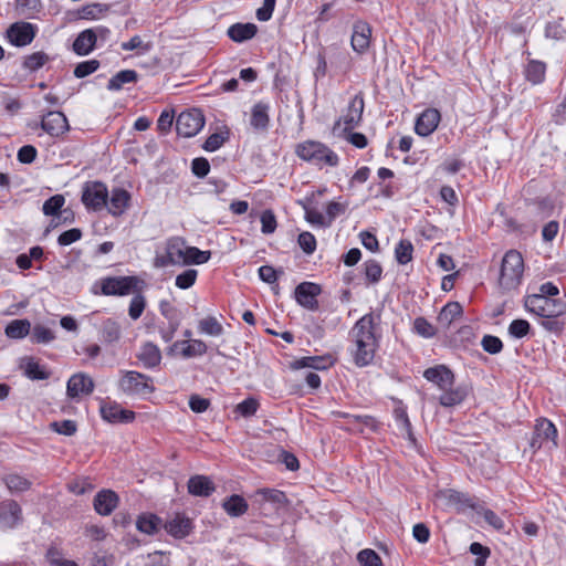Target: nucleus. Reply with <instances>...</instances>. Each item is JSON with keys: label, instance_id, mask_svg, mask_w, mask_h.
<instances>
[{"label": "nucleus", "instance_id": "c85d7f7f", "mask_svg": "<svg viewBox=\"0 0 566 566\" xmlns=\"http://www.w3.org/2000/svg\"><path fill=\"white\" fill-rule=\"evenodd\" d=\"M258 32L253 23H235L228 29V36L238 43L252 39Z\"/></svg>", "mask_w": 566, "mask_h": 566}, {"label": "nucleus", "instance_id": "79ce46f5", "mask_svg": "<svg viewBox=\"0 0 566 566\" xmlns=\"http://www.w3.org/2000/svg\"><path fill=\"white\" fill-rule=\"evenodd\" d=\"M198 328L200 333L210 336H220L223 334L221 323L213 316H208L199 321Z\"/></svg>", "mask_w": 566, "mask_h": 566}, {"label": "nucleus", "instance_id": "338daca9", "mask_svg": "<svg viewBox=\"0 0 566 566\" xmlns=\"http://www.w3.org/2000/svg\"><path fill=\"white\" fill-rule=\"evenodd\" d=\"M191 170L195 176L203 178L208 175L210 170V164L203 157L195 158L191 163Z\"/></svg>", "mask_w": 566, "mask_h": 566}, {"label": "nucleus", "instance_id": "1a4fd4ad", "mask_svg": "<svg viewBox=\"0 0 566 566\" xmlns=\"http://www.w3.org/2000/svg\"><path fill=\"white\" fill-rule=\"evenodd\" d=\"M364 97L363 95L356 94L349 102L346 114L343 118L338 119L334 125V130L340 127L342 122L344 123V130H352L359 125L364 112Z\"/></svg>", "mask_w": 566, "mask_h": 566}, {"label": "nucleus", "instance_id": "39448f33", "mask_svg": "<svg viewBox=\"0 0 566 566\" xmlns=\"http://www.w3.org/2000/svg\"><path fill=\"white\" fill-rule=\"evenodd\" d=\"M296 154L301 159L316 165L324 163L333 167L338 164V156L318 142L307 140L300 144L296 148Z\"/></svg>", "mask_w": 566, "mask_h": 566}, {"label": "nucleus", "instance_id": "a18cd8bd", "mask_svg": "<svg viewBox=\"0 0 566 566\" xmlns=\"http://www.w3.org/2000/svg\"><path fill=\"white\" fill-rule=\"evenodd\" d=\"M256 494L265 502L274 503L279 506L286 504L287 499L284 492L274 489H260Z\"/></svg>", "mask_w": 566, "mask_h": 566}, {"label": "nucleus", "instance_id": "72a5a7b5", "mask_svg": "<svg viewBox=\"0 0 566 566\" xmlns=\"http://www.w3.org/2000/svg\"><path fill=\"white\" fill-rule=\"evenodd\" d=\"M546 74V64L538 60H530L525 66V78L532 84H541Z\"/></svg>", "mask_w": 566, "mask_h": 566}, {"label": "nucleus", "instance_id": "bb28decb", "mask_svg": "<svg viewBox=\"0 0 566 566\" xmlns=\"http://www.w3.org/2000/svg\"><path fill=\"white\" fill-rule=\"evenodd\" d=\"M186 241L180 237L170 238L166 243V252L172 265H182L185 262Z\"/></svg>", "mask_w": 566, "mask_h": 566}, {"label": "nucleus", "instance_id": "603ef678", "mask_svg": "<svg viewBox=\"0 0 566 566\" xmlns=\"http://www.w3.org/2000/svg\"><path fill=\"white\" fill-rule=\"evenodd\" d=\"M197 276V270L188 269L176 276L175 284L178 289L187 290L196 283Z\"/></svg>", "mask_w": 566, "mask_h": 566}, {"label": "nucleus", "instance_id": "f257e3e1", "mask_svg": "<svg viewBox=\"0 0 566 566\" xmlns=\"http://www.w3.org/2000/svg\"><path fill=\"white\" fill-rule=\"evenodd\" d=\"M380 324V314L370 312L359 318L350 331L354 344L353 357L357 366L369 365L379 347L380 334L377 332Z\"/></svg>", "mask_w": 566, "mask_h": 566}, {"label": "nucleus", "instance_id": "0eeeda50", "mask_svg": "<svg viewBox=\"0 0 566 566\" xmlns=\"http://www.w3.org/2000/svg\"><path fill=\"white\" fill-rule=\"evenodd\" d=\"M82 202L87 210L101 211L107 206L108 190L101 181H87L83 186Z\"/></svg>", "mask_w": 566, "mask_h": 566}, {"label": "nucleus", "instance_id": "774afa93", "mask_svg": "<svg viewBox=\"0 0 566 566\" xmlns=\"http://www.w3.org/2000/svg\"><path fill=\"white\" fill-rule=\"evenodd\" d=\"M82 238V231L77 228H73L64 231L60 234L57 242L60 245H70Z\"/></svg>", "mask_w": 566, "mask_h": 566}, {"label": "nucleus", "instance_id": "f704fd0d", "mask_svg": "<svg viewBox=\"0 0 566 566\" xmlns=\"http://www.w3.org/2000/svg\"><path fill=\"white\" fill-rule=\"evenodd\" d=\"M31 333V323L23 319H13L11 321L4 329V334L7 337L12 339H21Z\"/></svg>", "mask_w": 566, "mask_h": 566}, {"label": "nucleus", "instance_id": "de8ad7c7", "mask_svg": "<svg viewBox=\"0 0 566 566\" xmlns=\"http://www.w3.org/2000/svg\"><path fill=\"white\" fill-rule=\"evenodd\" d=\"M4 483L11 492H23L30 489L31 482L18 474H9L4 478Z\"/></svg>", "mask_w": 566, "mask_h": 566}, {"label": "nucleus", "instance_id": "393cba45", "mask_svg": "<svg viewBox=\"0 0 566 566\" xmlns=\"http://www.w3.org/2000/svg\"><path fill=\"white\" fill-rule=\"evenodd\" d=\"M96 41L97 33L94 30H84L74 40L73 50L78 55H87L93 51Z\"/></svg>", "mask_w": 566, "mask_h": 566}, {"label": "nucleus", "instance_id": "8fccbe9b", "mask_svg": "<svg viewBox=\"0 0 566 566\" xmlns=\"http://www.w3.org/2000/svg\"><path fill=\"white\" fill-rule=\"evenodd\" d=\"M412 244L407 240H401L395 249V255L398 263L407 264L410 262L412 260Z\"/></svg>", "mask_w": 566, "mask_h": 566}, {"label": "nucleus", "instance_id": "412c9836", "mask_svg": "<svg viewBox=\"0 0 566 566\" xmlns=\"http://www.w3.org/2000/svg\"><path fill=\"white\" fill-rule=\"evenodd\" d=\"M129 201L130 195L128 191L122 188H115L112 190L109 201L107 200L105 208H107L113 217H120L128 208Z\"/></svg>", "mask_w": 566, "mask_h": 566}, {"label": "nucleus", "instance_id": "f3484780", "mask_svg": "<svg viewBox=\"0 0 566 566\" xmlns=\"http://www.w3.org/2000/svg\"><path fill=\"white\" fill-rule=\"evenodd\" d=\"M423 377L428 381L436 384L441 390H446L454 382L453 373L444 365L427 368L423 371Z\"/></svg>", "mask_w": 566, "mask_h": 566}, {"label": "nucleus", "instance_id": "f03ea898", "mask_svg": "<svg viewBox=\"0 0 566 566\" xmlns=\"http://www.w3.org/2000/svg\"><path fill=\"white\" fill-rule=\"evenodd\" d=\"M524 260L522 254L516 250L507 251L501 263L497 285L502 292L507 293L516 290L523 277Z\"/></svg>", "mask_w": 566, "mask_h": 566}, {"label": "nucleus", "instance_id": "e433bc0d", "mask_svg": "<svg viewBox=\"0 0 566 566\" xmlns=\"http://www.w3.org/2000/svg\"><path fill=\"white\" fill-rule=\"evenodd\" d=\"M467 395L468 392L464 387L447 388L439 397V402L443 407H454L460 405L465 399Z\"/></svg>", "mask_w": 566, "mask_h": 566}, {"label": "nucleus", "instance_id": "4be33fe9", "mask_svg": "<svg viewBox=\"0 0 566 566\" xmlns=\"http://www.w3.org/2000/svg\"><path fill=\"white\" fill-rule=\"evenodd\" d=\"M94 509L99 515H109L118 504V495L112 490H102L94 497Z\"/></svg>", "mask_w": 566, "mask_h": 566}, {"label": "nucleus", "instance_id": "052dcab7", "mask_svg": "<svg viewBox=\"0 0 566 566\" xmlns=\"http://www.w3.org/2000/svg\"><path fill=\"white\" fill-rule=\"evenodd\" d=\"M305 210V219L313 226L317 227H328L329 222H327L326 217H324L317 209L310 208L304 206Z\"/></svg>", "mask_w": 566, "mask_h": 566}, {"label": "nucleus", "instance_id": "4c0bfd02", "mask_svg": "<svg viewBox=\"0 0 566 566\" xmlns=\"http://www.w3.org/2000/svg\"><path fill=\"white\" fill-rule=\"evenodd\" d=\"M55 339V333L51 328L35 324L31 329L30 340L33 344H49Z\"/></svg>", "mask_w": 566, "mask_h": 566}, {"label": "nucleus", "instance_id": "6e6d98bb", "mask_svg": "<svg viewBox=\"0 0 566 566\" xmlns=\"http://www.w3.org/2000/svg\"><path fill=\"white\" fill-rule=\"evenodd\" d=\"M297 243L300 248L303 250V252L306 254H312L316 250V239L308 231H304L298 234Z\"/></svg>", "mask_w": 566, "mask_h": 566}, {"label": "nucleus", "instance_id": "58836bf2", "mask_svg": "<svg viewBox=\"0 0 566 566\" xmlns=\"http://www.w3.org/2000/svg\"><path fill=\"white\" fill-rule=\"evenodd\" d=\"M364 427L369 428L371 430H376L377 422L375 418L371 416H355L352 415L348 419L347 430L363 432Z\"/></svg>", "mask_w": 566, "mask_h": 566}, {"label": "nucleus", "instance_id": "aec40b11", "mask_svg": "<svg viewBox=\"0 0 566 566\" xmlns=\"http://www.w3.org/2000/svg\"><path fill=\"white\" fill-rule=\"evenodd\" d=\"M187 489L193 496L208 497L216 491V484L209 476L196 474L188 480Z\"/></svg>", "mask_w": 566, "mask_h": 566}, {"label": "nucleus", "instance_id": "49530a36", "mask_svg": "<svg viewBox=\"0 0 566 566\" xmlns=\"http://www.w3.org/2000/svg\"><path fill=\"white\" fill-rule=\"evenodd\" d=\"M24 374L32 380L48 379L50 374L43 369L40 364L33 359H29L24 366Z\"/></svg>", "mask_w": 566, "mask_h": 566}, {"label": "nucleus", "instance_id": "37998d69", "mask_svg": "<svg viewBox=\"0 0 566 566\" xmlns=\"http://www.w3.org/2000/svg\"><path fill=\"white\" fill-rule=\"evenodd\" d=\"M50 60L49 55L42 51L27 55L23 60V67L30 72L41 69Z\"/></svg>", "mask_w": 566, "mask_h": 566}, {"label": "nucleus", "instance_id": "0e129e2a", "mask_svg": "<svg viewBox=\"0 0 566 566\" xmlns=\"http://www.w3.org/2000/svg\"><path fill=\"white\" fill-rule=\"evenodd\" d=\"M261 231L264 234H271L276 229V218L271 210H265L261 214Z\"/></svg>", "mask_w": 566, "mask_h": 566}, {"label": "nucleus", "instance_id": "a878e982", "mask_svg": "<svg viewBox=\"0 0 566 566\" xmlns=\"http://www.w3.org/2000/svg\"><path fill=\"white\" fill-rule=\"evenodd\" d=\"M165 528L174 537L184 538L191 531V521L185 515L177 514L167 521Z\"/></svg>", "mask_w": 566, "mask_h": 566}, {"label": "nucleus", "instance_id": "6ab92c4d", "mask_svg": "<svg viewBox=\"0 0 566 566\" xmlns=\"http://www.w3.org/2000/svg\"><path fill=\"white\" fill-rule=\"evenodd\" d=\"M371 28L365 21H357L353 27L352 48L358 53L365 52L369 48Z\"/></svg>", "mask_w": 566, "mask_h": 566}, {"label": "nucleus", "instance_id": "a211bd4d", "mask_svg": "<svg viewBox=\"0 0 566 566\" xmlns=\"http://www.w3.org/2000/svg\"><path fill=\"white\" fill-rule=\"evenodd\" d=\"M440 119L441 116L438 109L428 108L423 111L418 117L415 125V130L420 136H429L437 129Z\"/></svg>", "mask_w": 566, "mask_h": 566}, {"label": "nucleus", "instance_id": "20e7f679", "mask_svg": "<svg viewBox=\"0 0 566 566\" xmlns=\"http://www.w3.org/2000/svg\"><path fill=\"white\" fill-rule=\"evenodd\" d=\"M118 389L129 397H145L154 391L151 378L135 371H122V377L118 380Z\"/></svg>", "mask_w": 566, "mask_h": 566}, {"label": "nucleus", "instance_id": "dca6fc26", "mask_svg": "<svg viewBox=\"0 0 566 566\" xmlns=\"http://www.w3.org/2000/svg\"><path fill=\"white\" fill-rule=\"evenodd\" d=\"M22 520V511L20 505L12 500L0 503V527L12 528Z\"/></svg>", "mask_w": 566, "mask_h": 566}, {"label": "nucleus", "instance_id": "f8f14e48", "mask_svg": "<svg viewBox=\"0 0 566 566\" xmlns=\"http://www.w3.org/2000/svg\"><path fill=\"white\" fill-rule=\"evenodd\" d=\"M102 418L109 423H129L135 419V412L122 408L115 401H102L99 406Z\"/></svg>", "mask_w": 566, "mask_h": 566}, {"label": "nucleus", "instance_id": "bf43d9fd", "mask_svg": "<svg viewBox=\"0 0 566 566\" xmlns=\"http://www.w3.org/2000/svg\"><path fill=\"white\" fill-rule=\"evenodd\" d=\"M50 426L53 431L69 437L73 436L77 430L76 422L73 420L54 421Z\"/></svg>", "mask_w": 566, "mask_h": 566}, {"label": "nucleus", "instance_id": "c03bdc74", "mask_svg": "<svg viewBox=\"0 0 566 566\" xmlns=\"http://www.w3.org/2000/svg\"><path fill=\"white\" fill-rule=\"evenodd\" d=\"M158 525L159 518L153 514H144L136 522L137 530L148 535L155 534L158 531Z\"/></svg>", "mask_w": 566, "mask_h": 566}, {"label": "nucleus", "instance_id": "9d476101", "mask_svg": "<svg viewBox=\"0 0 566 566\" xmlns=\"http://www.w3.org/2000/svg\"><path fill=\"white\" fill-rule=\"evenodd\" d=\"M36 34V28L30 22H14L7 30V38L15 46L30 44Z\"/></svg>", "mask_w": 566, "mask_h": 566}, {"label": "nucleus", "instance_id": "7ed1b4c3", "mask_svg": "<svg viewBox=\"0 0 566 566\" xmlns=\"http://www.w3.org/2000/svg\"><path fill=\"white\" fill-rule=\"evenodd\" d=\"M525 307L531 313L543 318H557L566 313V303L562 300L546 297L545 295H528Z\"/></svg>", "mask_w": 566, "mask_h": 566}, {"label": "nucleus", "instance_id": "c756f323", "mask_svg": "<svg viewBox=\"0 0 566 566\" xmlns=\"http://www.w3.org/2000/svg\"><path fill=\"white\" fill-rule=\"evenodd\" d=\"M463 308L459 302L447 303L438 315V323L442 328H449L454 319L462 315Z\"/></svg>", "mask_w": 566, "mask_h": 566}, {"label": "nucleus", "instance_id": "ea45409f", "mask_svg": "<svg viewBox=\"0 0 566 566\" xmlns=\"http://www.w3.org/2000/svg\"><path fill=\"white\" fill-rule=\"evenodd\" d=\"M210 256V251H201L196 247L187 245V249L185 250V262L182 265L203 264L209 261Z\"/></svg>", "mask_w": 566, "mask_h": 566}, {"label": "nucleus", "instance_id": "6e6552de", "mask_svg": "<svg viewBox=\"0 0 566 566\" xmlns=\"http://www.w3.org/2000/svg\"><path fill=\"white\" fill-rule=\"evenodd\" d=\"M205 125V117L202 113L192 108L179 114L176 120V130L179 136L192 137L197 135Z\"/></svg>", "mask_w": 566, "mask_h": 566}, {"label": "nucleus", "instance_id": "7c9ffc66", "mask_svg": "<svg viewBox=\"0 0 566 566\" xmlns=\"http://www.w3.org/2000/svg\"><path fill=\"white\" fill-rule=\"evenodd\" d=\"M138 359L146 368H154L160 364L161 354L159 348L153 343H146L142 346Z\"/></svg>", "mask_w": 566, "mask_h": 566}, {"label": "nucleus", "instance_id": "e2e57ef3", "mask_svg": "<svg viewBox=\"0 0 566 566\" xmlns=\"http://www.w3.org/2000/svg\"><path fill=\"white\" fill-rule=\"evenodd\" d=\"M470 552L476 555L474 566H485L486 558L490 556V549L480 543H472L470 545Z\"/></svg>", "mask_w": 566, "mask_h": 566}, {"label": "nucleus", "instance_id": "c9c22d12", "mask_svg": "<svg viewBox=\"0 0 566 566\" xmlns=\"http://www.w3.org/2000/svg\"><path fill=\"white\" fill-rule=\"evenodd\" d=\"M138 80V74L134 70H123L116 73L107 84L109 91H119L125 84L135 83Z\"/></svg>", "mask_w": 566, "mask_h": 566}, {"label": "nucleus", "instance_id": "9b49d317", "mask_svg": "<svg viewBox=\"0 0 566 566\" xmlns=\"http://www.w3.org/2000/svg\"><path fill=\"white\" fill-rule=\"evenodd\" d=\"M322 293V287L317 283L302 282L295 289L296 302L306 310L316 311L318 308L317 296Z\"/></svg>", "mask_w": 566, "mask_h": 566}, {"label": "nucleus", "instance_id": "4468645a", "mask_svg": "<svg viewBox=\"0 0 566 566\" xmlns=\"http://www.w3.org/2000/svg\"><path fill=\"white\" fill-rule=\"evenodd\" d=\"M94 390L93 379L84 373L74 374L67 381L66 395L71 399L87 396Z\"/></svg>", "mask_w": 566, "mask_h": 566}, {"label": "nucleus", "instance_id": "ddd939ff", "mask_svg": "<svg viewBox=\"0 0 566 566\" xmlns=\"http://www.w3.org/2000/svg\"><path fill=\"white\" fill-rule=\"evenodd\" d=\"M557 430L554 423L547 419H541L537 421L534 434L531 440V447L539 449L545 442H552L554 447L556 443Z\"/></svg>", "mask_w": 566, "mask_h": 566}, {"label": "nucleus", "instance_id": "5fc2aeb1", "mask_svg": "<svg viewBox=\"0 0 566 566\" xmlns=\"http://www.w3.org/2000/svg\"><path fill=\"white\" fill-rule=\"evenodd\" d=\"M531 329V325L525 319H514L509 326V333L515 338L525 337Z\"/></svg>", "mask_w": 566, "mask_h": 566}, {"label": "nucleus", "instance_id": "473e14b6", "mask_svg": "<svg viewBox=\"0 0 566 566\" xmlns=\"http://www.w3.org/2000/svg\"><path fill=\"white\" fill-rule=\"evenodd\" d=\"M222 507L231 517H239L247 513L249 505L241 495L233 494L223 501Z\"/></svg>", "mask_w": 566, "mask_h": 566}, {"label": "nucleus", "instance_id": "864d4df0", "mask_svg": "<svg viewBox=\"0 0 566 566\" xmlns=\"http://www.w3.org/2000/svg\"><path fill=\"white\" fill-rule=\"evenodd\" d=\"M357 560L364 566H382L380 556L370 548H365L357 554Z\"/></svg>", "mask_w": 566, "mask_h": 566}, {"label": "nucleus", "instance_id": "b1692460", "mask_svg": "<svg viewBox=\"0 0 566 566\" xmlns=\"http://www.w3.org/2000/svg\"><path fill=\"white\" fill-rule=\"evenodd\" d=\"M334 364L332 356H307L296 359L292 363L294 369L313 368L316 370H325Z\"/></svg>", "mask_w": 566, "mask_h": 566}, {"label": "nucleus", "instance_id": "2eb2a0df", "mask_svg": "<svg viewBox=\"0 0 566 566\" xmlns=\"http://www.w3.org/2000/svg\"><path fill=\"white\" fill-rule=\"evenodd\" d=\"M42 129L52 137H59L69 130V123L62 112H49L41 122Z\"/></svg>", "mask_w": 566, "mask_h": 566}, {"label": "nucleus", "instance_id": "4d7b16f0", "mask_svg": "<svg viewBox=\"0 0 566 566\" xmlns=\"http://www.w3.org/2000/svg\"><path fill=\"white\" fill-rule=\"evenodd\" d=\"M259 408V402L256 399L250 397L244 399L242 402L238 403L235 407V411L240 413L242 417L248 418L255 415Z\"/></svg>", "mask_w": 566, "mask_h": 566}, {"label": "nucleus", "instance_id": "cd10ccee", "mask_svg": "<svg viewBox=\"0 0 566 566\" xmlns=\"http://www.w3.org/2000/svg\"><path fill=\"white\" fill-rule=\"evenodd\" d=\"M440 497L446 501L448 506L453 507L457 511H461L465 507H474L472 500L467 494L454 490L442 491L440 493Z\"/></svg>", "mask_w": 566, "mask_h": 566}, {"label": "nucleus", "instance_id": "5701e85b", "mask_svg": "<svg viewBox=\"0 0 566 566\" xmlns=\"http://www.w3.org/2000/svg\"><path fill=\"white\" fill-rule=\"evenodd\" d=\"M270 105L259 102L251 109L250 125L254 130L266 132L270 125Z\"/></svg>", "mask_w": 566, "mask_h": 566}, {"label": "nucleus", "instance_id": "69168bd1", "mask_svg": "<svg viewBox=\"0 0 566 566\" xmlns=\"http://www.w3.org/2000/svg\"><path fill=\"white\" fill-rule=\"evenodd\" d=\"M481 344L483 349L489 354H497L503 348L502 340L499 337L492 335H485L482 338Z\"/></svg>", "mask_w": 566, "mask_h": 566}, {"label": "nucleus", "instance_id": "2f4dec72", "mask_svg": "<svg viewBox=\"0 0 566 566\" xmlns=\"http://www.w3.org/2000/svg\"><path fill=\"white\" fill-rule=\"evenodd\" d=\"M172 347H181V355L185 358L202 356L207 353V345L201 339H191L189 342H176Z\"/></svg>", "mask_w": 566, "mask_h": 566}, {"label": "nucleus", "instance_id": "13d9d810", "mask_svg": "<svg viewBox=\"0 0 566 566\" xmlns=\"http://www.w3.org/2000/svg\"><path fill=\"white\" fill-rule=\"evenodd\" d=\"M99 66V62L97 60H90L81 62L74 69V76L77 78H83L92 73H94Z\"/></svg>", "mask_w": 566, "mask_h": 566}, {"label": "nucleus", "instance_id": "3c124183", "mask_svg": "<svg viewBox=\"0 0 566 566\" xmlns=\"http://www.w3.org/2000/svg\"><path fill=\"white\" fill-rule=\"evenodd\" d=\"M65 203L62 195H55L45 200L42 210L45 216H56Z\"/></svg>", "mask_w": 566, "mask_h": 566}, {"label": "nucleus", "instance_id": "09e8293b", "mask_svg": "<svg viewBox=\"0 0 566 566\" xmlns=\"http://www.w3.org/2000/svg\"><path fill=\"white\" fill-rule=\"evenodd\" d=\"M133 294H134V296L130 300L128 315L132 319L136 321L142 316V314L146 307V300H145V296L142 295L140 291L135 292Z\"/></svg>", "mask_w": 566, "mask_h": 566}, {"label": "nucleus", "instance_id": "a19ab883", "mask_svg": "<svg viewBox=\"0 0 566 566\" xmlns=\"http://www.w3.org/2000/svg\"><path fill=\"white\" fill-rule=\"evenodd\" d=\"M102 339L105 343H115L122 336L120 326L113 319H106L102 325Z\"/></svg>", "mask_w": 566, "mask_h": 566}, {"label": "nucleus", "instance_id": "423d86ee", "mask_svg": "<svg viewBox=\"0 0 566 566\" xmlns=\"http://www.w3.org/2000/svg\"><path fill=\"white\" fill-rule=\"evenodd\" d=\"M145 282L138 276H109L101 282V291L104 295L124 296L142 291Z\"/></svg>", "mask_w": 566, "mask_h": 566}, {"label": "nucleus", "instance_id": "680f3d73", "mask_svg": "<svg viewBox=\"0 0 566 566\" xmlns=\"http://www.w3.org/2000/svg\"><path fill=\"white\" fill-rule=\"evenodd\" d=\"M365 275L367 280L371 283H376L380 280L382 274V269L380 264L375 260H369L365 262Z\"/></svg>", "mask_w": 566, "mask_h": 566}]
</instances>
